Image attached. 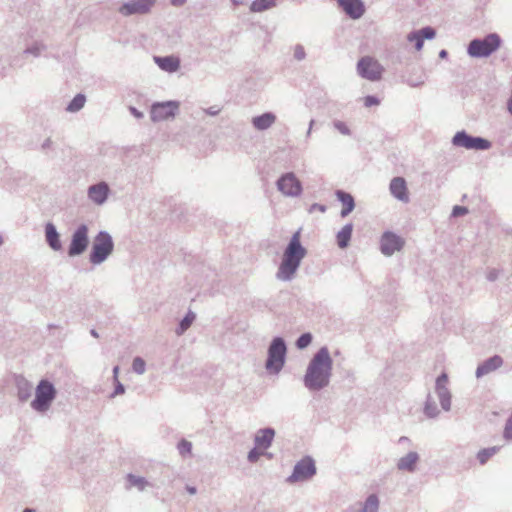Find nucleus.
<instances>
[{
	"label": "nucleus",
	"mask_w": 512,
	"mask_h": 512,
	"mask_svg": "<svg viewBox=\"0 0 512 512\" xmlns=\"http://www.w3.org/2000/svg\"><path fill=\"white\" fill-rule=\"evenodd\" d=\"M333 360L329 349L321 347L308 363L303 382L310 391H319L327 387L332 376Z\"/></svg>",
	"instance_id": "1"
},
{
	"label": "nucleus",
	"mask_w": 512,
	"mask_h": 512,
	"mask_svg": "<svg viewBox=\"0 0 512 512\" xmlns=\"http://www.w3.org/2000/svg\"><path fill=\"white\" fill-rule=\"evenodd\" d=\"M306 255L307 249L301 244L300 230H298L292 235L284 249L282 261L276 273L277 279L292 280Z\"/></svg>",
	"instance_id": "2"
},
{
	"label": "nucleus",
	"mask_w": 512,
	"mask_h": 512,
	"mask_svg": "<svg viewBox=\"0 0 512 512\" xmlns=\"http://www.w3.org/2000/svg\"><path fill=\"white\" fill-rule=\"evenodd\" d=\"M287 345L284 338L277 336L272 339L267 350L265 368L270 374H279L286 363Z\"/></svg>",
	"instance_id": "3"
},
{
	"label": "nucleus",
	"mask_w": 512,
	"mask_h": 512,
	"mask_svg": "<svg viewBox=\"0 0 512 512\" xmlns=\"http://www.w3.org/2000/svg\"><path fill=\"white\" fill-rule=\"evenodd\" d=\"M114 251V241L107 231H100L94 237L89 253V261L93 265L104 263Z\"/></svg>",
	"instance_id": "4"
},
{
	"label": "nucleus",
	"mask_w": 512,
	"mask_h": 512,
	"mask_svg": "<svg viewBox=\"0 0 512 512\" xmlns=\"http://www.w3.org/2000/svg\"><path fill=\"white\" fill-rule=\"evenodd\" d=\"M501 43V37L497 33H490L483 38L471 40L467 47V53L473 58H486L494 53Z\"/></svg>",
	"instance_id": "5"
},
{
	"label": "nucleus",
	"mask_w": 512,
	"mask_h": 512,
	"mask_svg": "<svg viewBox=\"0 0 512 512\" xmlns=\"http://www.w3.org/2000/svg\"><path fill=\"white\" fill-rule=\"evenodd\" d=\"M56 397V389L48 380H41L35 390V398L31 407L38 412H45Z\"/></svg>",
	"instance_id": "6"
},
{
	"label": "nucleus",
	"mask_w": 512,
	"mask_h": 512,
	"mask_svg": "<svg viewBox=\"0 0 512 512\" xmlns=\"http://www.w3.org/2000/svg\"><path fill=\"white\" fill-rule=\"evenodd\" d=\"M451 143L455 147H462L467 150L476 151H486L492 147V143L488 139L470 135L465 130L456 132Z\"/></svg>",
	"instance_id": "7"
},
{
	"label": "nucleus",
	"mask_w": 512,
	"mask_h": 512,
	"mask_svg": "<svg viewBox=\"0 0 512 512\" xmlns=\"http://www.w3.org/2000/svg\"><path fill=\"white\" fill-rule=\"evenodd\" d=\"M180 102L169 100L163 102H154L150 109V118L154 123L174 119L179 113Z\"/></svg>",
	"instance_id": "8"
},
{
	"label": "nucleus",
	"mask_w": 512,
	"mask_h": 512,
	"mask_svg": "<svg viewBox=\"0 0 512 512\" xmlns=\"http://www.w3.org/2000/svg\"><path fill=\"white\" fill-rule=\"evenodd\" d=\"M89 228L86 224H80L71 235L67 254L69 257L82 255L89 246Z\"/></svg>",
	"instance_id": "9"
},
{
	"label": "nucleus",
	"mask_w": 512,
	"mask_h": 512,
	"mask_svg": "<svg viewBox=\"0 0 512 512\" xmlns=\"http://www.w3.org/2000/svg\"><path fill=\"white\" fill-rule=\"evenodd\" d=\"M384 67L373 57L364 56L357 62V73L363 79L379 81L382 78Z\"/></svg>",
	"instance_id": "10"
},
{
	"label": "nucleus",
	"mask_w": 512,
	"mask_h": 512,
	"mask_svg": "<svg viewBox=\"0 0 512 512\" xmlns=\"http://www.w3.org/2000/svg\"><path fill=\"white\" fill-rule=\"evenodd\" d=\"M315 474V461L312 457L305 456L295 464L292 474L287 478V482L292 484L300 481H307Z\"/></svg>",
	"instance_id": "11"
},
{
	"label": "nucleus",
	"mask_w": 512,
	"mask_h": 512,
	"mask_svg": "<svg viewBox=\"0 0 512 512\" xmlns=\"http://www.w3.org/2000/svg\"><path fill=\"white\" fill-rule=\"evenodd\" d=\"M155 3L156 0H130L123 3L118 8V12L125 17L132 15H144L151 11V8Z\"/></svg>",
	"instance_id": "12"
},
{
	"label": "nucleus",
	"mask_w": 512,
	"mask_h": 512,
	"mask_svg": "<svg viewBox=\"0 0 512 512\" xmlns=\"http://www.w3.org/2000/svg\"><path fill=\"white\" fill-rule=\"evenodd\" d=\"M276 185L278 190L285 196L296 197L302 192L301 182L292 172L282 175L277 180Z\"/></svg>",
	"instance_id": "13"
},
{
	"label": "nucleus",
	"mask_w": 512,
	"mask_h": 512,
	"mask_svg": "<svg viewBox=\"0 0 512 512\" xmlns=\"http://www.w3.org/2000/svg\"><path fill=\"white\" fill-rule=\"evenodd\" d=\"M404 244L405 242L400 236L391 231H386L380 238V251L384 256L390 257L395 252L400 251Z\"/></svg>",
	"instance_id": "14"
},
{
	"label": "nucleus",
	"mask_w": 512,
	"mask_h": 512,
	"mask_svg": "<svg viewBox=\"0 0 512 512\" xmlns=\"http://www.w3.org/2000/svg\"><path fill=\"white\" fill-rule=\"evenodd\" d=\"M447 384H448V375L445 372H443L436 378L435 393L437 394L441 408L444 411H450V409H451L452 395H451L450 390L447 387Z\"/></svg>",
	"instance_id": "15"
},
{
	"label": "nucleus",
	"mask_w": 512,
	"mask_h": 512,
	"mask_svg": "<svg viewBox=\"0 0 512 512\" xmlns=\"http://www.w3.org/2000/svg\"><path fill=\"white\" fill-rule=\"evenodd\" d=\"M338 6L353 20L361 18L365 13L362 0H336Z\"/></svg>",
	"instance_id": "16"
},
{
	"label": "nucleus",
	"mask_w": 512,
	"mask_h": 512,
	"mask_svg": "<svg viewBox=\"0 0 512 512\" xmlns=\"http://www.w3.org/2000/svg\"><path fill=\"white\" fill-rule=\"evenodd\" d=\"M109 192L108 184L106 182H100L88 188V197L95 204L102 205L106 202Z\"/></svg>",
	"instance_id": "17"
},
{
	"label": "nucleus",
	"mask_w": 512,
	"mask_h": 512,
	"mask_svg": "<svg viewBox=\"0 0 512 512\" xmlns=\"http://www.w3.org/2000/svg\"><path fill=\"white\" fill-rule=\"evenodd\" d=\"M389 190L392 196L396 199L404 203L409 202L407 184L403 177H394L390 181Z\"/></svg>",
	"instance_id": "18"
},
{
	"label": "nucleus",
	"mask_w": 512,
	"mask_h": 512,
	"mask_svg": "<svg viewBox=\"0 0 512 512\" xmlns=\"http://www.w3.org/2000/svg\"><path fill=\"white\" fill-rule=\"evenodd\" d=\"M503 358L499 355H494L486 360H484L482 363H480L477 368L475 375L477 378H481L498 368H500L503 365Z\"/></svg>",
	"instance_id": "19"
},
{
	"label": "nucleus",
	"mask_w": 512,
	"mask_h": 512,
	"mask_svg": "<svg viewBox=\"0 0 512 512\" xmlns=\"http://www.w3.org/2000/svg\"><path fill=\"white\" fill-rule=\"evenodd\" d=\"M44 232L47 245L53 251H60L62 249V242L56 226L52 222H47L44 227Z\"/></svg>",
	"instance_id": "20"
},
{
	"label": "nucleus",
	"mask_w": 512,
	"mask_h": 512,
	"mask_svg": "<svg viewBox=\"0 0 512 512\" xmlns=\"http://www.w3.org/2000/svg\"><path fill=\"white\" fill-rule=\"evenodd\" d=\"M275 437V430L271 427L259 429L255 435L254 443L259 449H268Z\"/></svg>",
	"instance_id": "21"
},
{
	"label": "nucleus",
	"mask_w": 512,
	"mask_h": 512,
	"mask_svg": "<svg viewBox=\"0 0 512 512\" xmlns=\"http://www.w3.org/2000/svg\"><path fill=\"white\" fill-rule=\"evenodd\" d=\"M276 119L277 117L273 112H265L261 115L254 116L251 119V124L254 129L258 131H265L276 122Z\"/></svg>",
	"instance_id": "22"
},
{
	"label": "nucleus",
	"mask_w": 512,
	"mask_h": 512,
	"mask_svg": "<svg viewBox=\"0 0 512 512\" xmlns=\"http://www.w3.org/2000/svg\"><path fill=\"white\" fill-rule=\"evenodd\" d=\"M155 63L158 67L168 73H174L180 68V59L175 56H156Z\"/></svg>",
	"instance_id": "23"
},
{
	"label": "nucleus",
	"mask_w": 512,
	"mask_h": 512,
	"mask_svg": "<svg viewBox=\"0 0 512 512\" xmlns=\"http://www.w3.org/2000/svg\"><path fill=\"white\" fill-rule=\"evenodd\" d=\"M336 197L338 201L342 203V210L340 212V215L342 218L347 217L355 208V200L354 197L343 190H337L336 191Z\"/></svg>",
	"instance_id": "24"
},
{
	"label": "nucleus",
	"mask_w": 512,
	"mask_h": 512,
	"mask_svg": "<svg viewBox=\"0 0 512 512\" xmlns=\"http://www.w3.org/2000/svg\"><path fill=\"white\" fill-rule=\"evenodd\" d=\"M418 461L419 454L411 451L398 460L397 469L400 471L414 472Z\"/></svg>",
	"instance_id": "25"
},
{
	"label": "nucleus",
	"mask_w": 512,
	"mask_h": 512,
	"mask_svg": "<svg viewBox=\"0 0 512 512\" xmlns=\"http://www.w3.org/2000/svg\"><path fill=\"white\" fill-rule=\"evenodd\" d=\"M353 232V224L347 223L345 224L340 231H338L336 235L337 245L341 249H345L349 246L351 237Z\"/></svg>",
	"instance_id": "26"
},
{
	"label": "nucleus",
	"mask_w": 512,
	"mask_h": 512,
	"mask_svg": "<svg viewBox=\"0 0 512 512\" xmlns=\"http://www.w3.org/2000/svg\"><path fill=\"white\" fill-rule=\"evenodd\" d=\"M423 412L425 416H427L428 418H436L440 414V410L438 409L437 404L433 399L431 393L427 394Z\"/></svg>",
	"instance_id": "27"
},
{
	"label": "nucleus",
	"mask_w": 512,
	"mask_h": 512,
	"mask_svg": "<svg viewBox=\"0 0 512 512\" xmlns=\"http://www.w3.org/2000/svg\"><path fill=\"white\" fill-rule=\"evenodd\" d=\"M277 5V0H253L250 5V11L259 13L271 9Z\"/></svg>",
	"instance_id": "28"
},
{
	"label": "nucleus",
	"mask_w": 512,
	"mask_h": 512,
	"mask_svg": "<svg viewBox=\"0 0 512 512\" xmlns=\"http://www.w3.org/2000/svg\"><path fill=\"white\" fill-rule=\"evenodd\" d=\"M379 498L376 494H370L363 502L362 507L357 512H378Z\"/></svg>",
	"instance_id": "29"
},
{
	"label": "nucleus",
	"mask_w": 512,
	"mask_h": 512,
	"mask_svg": "<svg viewBox=\"0 0 512 512\" xmlns=\"http://www.w3.org/2000/svg\"><path fill=\"white\" fill-rule=\"evenodd\" d=\"M86 102V96L82 93H79L74 96V98L68 103L66 107V111L70 113H76L80 111Z\"/></svg>",
	"instance_id": "30"
},
{
	"label": "nucleus",
	"mask_w": 512,
	"mask_h": 512,
	"mask_svg": "<svg viewBox=\"0 0 512 512\" xmlns=\"http://www.w3.org/2000/svg\"><path fill=\"white\" fill-rule=\"evenodd\" d=\"M196 315L192 311H189L183 319L180 321L178 327L176 328L175 332L178 336L182 335L193 323L195 320Z\"/></svg>",
	"instance_id": "31"
},
{
	"label": "nucleus",
	"mask_w": 512,
	"mask_h": 512,
	"mask_svg": "<svg viewBox=\"0 0 512 512\" xmlns=\"http://www.w3.org/2000/svg\"><path fill=\"white\" fill-rule=\"evenodd\" d=\"M18 398L21 402L27 401L32 394V385L27 381H20L17 385Z\"/></svg>",
	"instance_id": "32"
},
{
	"label": "nucleus",
	"mask_w": 512,
	"mask_h": 512,
	"mask_svg": "<svg viewBox=\"0 0 512 512\" xmlns=\"http://www.w3.org/2000/svg\"><path fill=\"white\" fill-rule=\"evenodd\" d=\"M500 450L499 446H493L489 448L481 449L477 453V460L481 465H484L487 463V461L494 456L498 451Z\"/></svg>",
	"instance_id": "33"
},
{
	"label": "nucleus",
	"mask_w": 512,
	"mask_h": 512,
	"mask_svg": "<svg viewBox=\"0 0 512 512\" xmlns=\"http://www.w3.org/2000/svg\"><path fill=\"white\" fill-rule=\"evenodd\" d=\"M127 480L131 486L137 487L140 491H144L146 487L150 485L144 477L136 476L134 474H128Z\"/></svg>",
	"instance_id": "34"
},
{
	"label": "nucleus",
	"mask_w": 512,
	"mask_h": 512,
	"mask_svg": "<svg viewBox=\"0 0 512 512\" xmlns=\"http://www.w3.org/2000/svg\"><path fill=\"white\" fill-rule=\"evenodd\" d=\"M312 340V334L310 332H305L297 338L295 345L299 350H303L312 343Z\"/></svg>",
	"instance_id": "35"
},
{
	"label": "nucleus",
	"mask_w": 512,
	"mask_h": 512,
	"mask_svg": "<svg viewBox=\"0 0 512 512\" xmlns=\"http://www.w3.org/2000/svg\"><path fill=\"white\" fill-rule=\"evenodd\" d=\"M425 79H426V77H425L424 73H420L415 76L411 74L405 79V82L410 87H420L425 83Z\"/></svg>",
	"instance_id": "36"
},
{
	"label": "nucleus",
	"mask_w": 512,
	"mask_h": 512,
	"mask_svg": "<svg viewBox=\"0 0 512 512\" xmlns=\"http://www.w3.org/2000/svg\"><path fill=\"white\" fill-rule=\"evenodd\" d=\"M424 41L425 39L431 40L435 37L436 31L433 27L426 26L419 30L414 31Z\"/></svg>",
	"instance_id": "37"
},
{
	"label": "nucleus",
	"mask_w": 512,
	"mask_h": 512,
	"mask_svg": "<svg viewBox=\"0 0 512 512\" xmlns=\"http://www.w3.org/2000/svg\"><path fill=\"white\" fill-rule=\"evenodd\" d=\"M132 369L135 373L142 375L146 370V363L141 357H135L132 362Z\"/></svg>",
	"instance_id": "38"
},
{
	"label": "nucleus",
	"mask_w": 512,
	"mask_h": 512,
	"mask_svg": "<svg viewBox=\"0 0 512 512\" xmlns=\"http://www.w3.org/2000/svg\"><path fill=\"white\" fill-rule=\"evenodd\" d=\"M181 456L190 455L192 451V443L186 439H182L177 445Z\"/></svg>",
	"instance_id": "39"
},
{
	"label": "nucleus",
	"mask_w": 512,
	"mask_h": 512,
	"mask_svg": "<svg viewBox=\"0 0 512 512\" xmlns=\"http://www.w3.org/2000/svg\"><path fill=\"white\" fill-rule=\"evenodd\" d=\"M407 40L415 44V48L417 51H420L422 49L424 41L414 31L410 32L407 35Z\"/></svg>",
	"instance_id": "40"
},
{
	"label": "nucleus",
	"mask_w": 512,
	"mask_h": 512,
	"mask_svg": "<svg viewBox=\"0 0 512 512\" xmlns=\"http://www.w3.org/2000/svg\"><path fill=\"white\" fill-rule=\"evenodd\" d=\"M333 126L336 130H338L342 135L349 136L351 134V131L349 127L346 125L345 122L340 120H335L333 122Z\"/></svg>",
	"instance_id": "41"
},
{
	"label": "nucleus",
	"mask_w": 512,
	"mask_h": 512,
	"mask_svg": "<svg viewBox=\"0 0 512 512\" xmlns=\"http://www.w3.org/2000/svg\"><path fill=\"white\" fill-rule=\"evenodd\" d=\"M503 438L507 441L512 440V419L508 418L506 420L504 430H503Z\"/></svg>",
	"instance_id": "42"
},
{
	"label": "nucleus",
	"mask_w": 512,
	"mask_h": 512,
	"mask_svg": "<svg viewBox=\"0 0 512 512\" xmlns=\"http://www.w3.org/2000/svg\"><path fill=\"white\" fill-rule=\"evenodd\" d=\"M43 49H44V45L36 43V44L28 47L25 50V53L31 54V55L37 57V56H39L41 54Z\"/></svg>",
	"instance_id": "43"
},
{
	"label": "nucleus",
	"mask_w": 512,
	"mask_h": 512,
	"mask_svg": "<svg viewBox=\"0 0 512 512\" xmlns=\"http://www.w3.org/2000/svg\"><path fill=\"white\" fill-rule=\"evenodd\" d=\"M305 57H306V52H305L304 47L301 44H297L294 47V58L297 61H302L305 59Z\"/></svg>",
	"instance_id": "44"
},
{
	"label": "nucleus",
	"mask_w": 512,
	"mask_h": 512,
	"mask_svg": "<svg viewBox=\"0 0 512 512\" xmlns=\"http://www.w3.org/2000/svg\"><path fill=\"white\" fill-rule=\"evenodd\" d=\"M258 449L259 448L255 446L248 452L247 459L250 463H255L261 456V452Z\"/></svg>",
	"instance_id": "45"
},
{
	"label": "nucleus",
	"mask_w": 512,
	"mask_h": 512,
	"mask_svg": "<svg viewBox=\"0 0 512 512\" xmlns=\"http://www.w3.org/2000/svg\"><path fill=\"white\" fill-rule=\"evenodd\" d=\"M379 103H380V100L374 95H368L364 98V106L365 107L376 106V105H379Z\"/></svg>",
	"instance_id": "46"
},
{
	"label": "nucleus",
	"mask_w": 512,
	"mask_h": 512,
	"mask_svg": "<svg viewBox=\"0 0 512 512\" xmlns=\"http://www.w3.org/2000/svg\"><path fill=\"white\" fill-rule=\"evenodd\" d=\"M467 213H468V209L465 206L456 205L452 209V216L453 217L463 216V215H466Z\"/></svg>",
	"instance_id": "47"
},
{
	"label": "nucleus",
	"mask_w": 512,
	"mask_h": 512,
	"mask_svg": "<svg viewBox=\"0 0 512 512\" xmlns=\"http://www.w3.org/2000/svg\"><path fill=\"white\" fill-rule=\"evenodd\" d=\"M124 392H125V386L117 380L114 392L111 394V398L115 397L116 395L123 394Z\"/></svg>",
	"instance_id": "48"
},
{
	"label": "nucleus",
	"mask_w": 512,
	"mask_h": 512,
	"mask_svg": "<svg viewBox=\"0 0 512 512\" xmlns=\"http://www.w3.org/2000/svg\"><path fill=\"white\" fill-rule=\"evenodd\" d=\"M206 114L210 115V116H216L220 113V108H218L217 106H211L207 109L204 110Z\"/></svg>",
	"instance_id": "49"
},
{
	"label": "nucleus",
	"mask_w": 512,
	"mask_h": 512,
	"mask_svg": "<svg viewBox=\"0 0 512 512\" xmlns=\"http://www.w3.org/2000/svg\"><path fill=\"white\" fill-rule=\"evenodd\" d=\"M129 111L137 119H142L144 117V114L133 106L129 107Z\"/></svg>",
	"instance_id": "50"
},
{
	"label": "nucleus",
	"mask_w": 512,
	"mask_h": 512,
	"mask_svg": "<svg viewBox=\"0 0 512 512\" xmlns=\"http://www.w3.org/2000/svg\"><path fill=\"white\" fill-rule=\"evenodd\" d=\"M314 210H318L322 213H324L326 211V206L325 205H322V204H318V203H314L311 207H310V212L314 211Z\"/></svg>",
	"instance_id": "51"
},
{
	"label": "nucleus",
	"mask_w": 512,
	"mask_h": 512,
	"mask_svg": "<svg viewBox=\"0 0 512 512\" xmlns=\"http://www.w3.org/2000/svg\"><path fill=\"white\" fill-rule=\"evenodd\" d=\"M52 144H53V142H52L51 138H46L41 145V149L43 151H46L47 149H50L52 147Z\"/></svg>",
	"instance_id": "52"
},
{
	"label": "nucleus",
	"mask_w": 512,
	"mask_h": 512,
	"mask_svg": "<svg viewBox=\"0 0 512 512\" xmlns=\"http://www.w3.org/2000/svg\"><path fill=\"white\" fill-rule=\"evenodd\" d=\"M498 277V272L496 270H491L488 274H487V279L489 281H495Z\"/></svg>",
	"instance_id": "53"
},
{
	"label": "nucleus",
	"mask_w": 512,
	"mask_h": 512,
	"mask_svg": "<svg viewBox=\"0 0 512 512\" xmlns=\"http://www.w3.org/2000/svg\"><path fill=\"white\" fill-rule=\"evenodd\" d=\"M186 491L191 495H195L197 493V488L195 486L187 485Z\"/></svg>",
	"instance_id": "54"
},
{
	"label": "nucleus",
	"mask_w": 512,
	"mask_h": 512,
	"mask_svg": "<svg viewBox=\"0 0 512 512\" xmlns=\"http://www.w3.org/2000/svg\"><path fill=\"white\" fill-rule=\"evenodd\" d=\"M186 2V0H171V4L173 6H181Z\"/></svg>",
	"instance_id": "55"
},
{
	"label": "nucleus",
	"mask_w": 512,
	"mask_h": 512,
	"mask_svg": "<svg viewBox=\"0 0 512 512\" xmlns=\"http://www.w3.org/2000/svg\"><path fill=\"white\" fill-rule=\"evenodd\" d=\"M448 56V52L445 50V49H442L440 52H439V57L444 59Z\"/></svg>",
	"instance_id": "56"
},
{
	"label": "nucleus",
	"mask_w": 512,
	"mask_h": 512,
	"mask_svg": "<svg viewBox=\"0 0 512 512\" xmlns=\"http://www.w3.org/2000/svg\"><path fill=\"white\" fill-rule=\"evenodd\" d=\"M118 372H119V367L118 366H115L113 368V376L115 378V380L117 381V377H118Z\"/></svg>",
	"instance_id": "57"
},
{
	"label": "nucleus",
	"mask_w": 512,
	"mask_h": 512,
	"mask_svg": "<svg viewBox=\"0 0 512 512\" xmlns=\"http://www.w3.org/2000/svg\"><path fill=\"white\" fill-rule=\"evenodd\" d=\"M314 122L315 121L312 119L310 121V123H309V128H308V131H307V137L310 136V134H311V130H312V126H313Z\"/></svg>",
	"instance_id": "58"
},
{
	"label": "nucleus",
	"mask_w": 512,
	"mask_h": 512,
	"mask_svg": "<svg viewBox=\"0 0 512 512\" xmlns=\"http://www.w3.org/2000/svg\"><path fill=\"white\" fill-rule=\"evenodd\" d=\"M90 334H91L93 337H95V338H98V337H99V334H98V332H97L95 329H91V330H90Z\"/></svg>",
	"instance_id": "59"
},
{
	"label": "nucleus",
	"mask_w": 512,
	"mask_h": 512,
	"mask_svg": "<svg viewBox=\"0 0 512 512\" xmlns=\"http://www.w3.org/2000/svg\"><path fill=\"white\" fill-rule=\"evenodd\" d=\"M406 441H409V439H408L407 437H405V436H402V437H400V439H399V442H400V443H401V442H406Z\"/></svg>",
	"instance_id": "60"
},
{
	"label": "nucleus",
	"mask_w": 512,
	"mask_h": 512,
	"mask_svg": "<svg viewBox=\"0 0 512 512\" xmlns=\"http://www.w3.org/2000/svg\"><path fill=\"white\" fill-rule=\"evenodd\" d=\"M23 512H35V510L32 508H26L23 510Z\"/></svg>",
	"instance_id": "61"
},
{
	"label": "nucleus",
	"mask_w": 512,
	"mask_h": 512,
	"mask_svg": "<svg viewBox=\"0 0 512 512\" xmlns=\"http://www.w3.org/2000/svg\"><path fill=\"white\" fill-rule=\"evenodd\" d=\"M233 3L239 4L240 2L238 0H232Z\"/></svg>",
	"instance_id": "62"
},
{
	"label": "nucleus",
	"mask_w": 512,
	"mask_h": 512,
	"mask_svg": "<svg viewBox=\"0 0 512 512\" xmlns=\"http://www.w3.org/2000/svg\"><path fill=\"white\" fill-rule=\"evenodd\" d=\"M3 243V238L0 236V246L2 245Z\"/></svg>",
	"instance_id": "63"
},
{
	"label": "nucleus",
	"mask_w": 512,
	"mask_h": 512,
	"mask_svg": "<svg viewBox=\"0 0 512 512\" xmlns=\"http://www.w3.org/2000/svg\"><path fill=\"white\" fill-rule=\"evenodd\" d=\"M509 418H511V419H512V414L509 416Z\"/></svg>",
	"instance_id": "64"
}]
</instances>
